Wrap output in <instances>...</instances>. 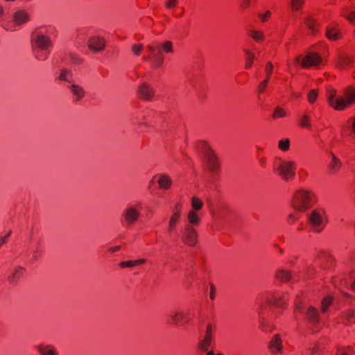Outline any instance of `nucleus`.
Returning a JSON list of instances; mask_svg holds the SVG:
<instances>
[{
    "label": "nucleus",
    "instance_id": "f257e3e1",
    "mask_svg": "<svg viewBox=\"0 0 355 355\" xmlns=\"http://www.w3.org/2000/svg\"><path fill=\"white\" fill-rule=\"evenodd\" d=\"M149 52L148 56H144L143 60L151 61V67L155 69L159 68L163 64L164 55L162 53H171L173 52V43L171 41H166L162 44H153L147 46Z\"/></svg>",
    "mask_w": 355,
    "mask_h": 355
},
{
    "label": "nucleus",
    "instance_id": "f03ea898",
    "mask_svg": "<svg viewBox=\"0 0 355 355\" xmlns=\"http://www.w3.org/2000/svg\"><path fill=\"white\" fill-rule=\"evenodd\" d=\"M315 201V194L312 191L300 189L295 193L292 205L294 209L303 212L311 208Z\"/></svg>",
    "mask_w": 355,
    "mask_h": 355
},
{
    "label": "nucleus",
    "instance_id": "7ed1b4c3",
    "mask_svg": "<svg viewBox=\"0 0 355 355\" xmlns=\"http://www.w3.org/2000/svg\"><path fill=\"white\" fill-rule=\"evenodd\" d=\"M327 223V216L323 208H316L308 215L307 224L315 233L322 232Z\"/></svg>",
    "mask_w": 355,
    "mask_h": 355
},
{
    "label": "nucleus",
    "instance_id": "20e7f679",
    "mask_svg": "<svg viewBox=\"0 0 355 355\" xmlns=\"http://www.w3.org/2000/svg\"><path fill=\"white\" fill-rule=\"evenodd\" d=\"M296 164L293 161H282L277 168V172L281 178L286 181L292 180L295 176Z\"/></svg>",
    "mask_w": 355,
    "mask_h": 355
},
{
    "label": "nucleus",
    "instance_id": "39448f33",
    "mask_svg": "<svg viewBox=\"0 0 355 355\" xmlns=\"http://www.w3.org/2000/svg\"><path fill=\"white\" fill-rule=\"evenodd\" d=\"M192 319L193 317L189 311H175L166 315V322L168 324L179 326L188 324Z\"/></svg>",
    "mask_w": 355,
    "mask_h": 355
},
{
    "label": "nucleus",
    "instance_id": "423d86ee",
    "mask_svg": "<svg viewBox=\"0 0 355 355\" xmlns=\"http://www.w3.org/2000/svg\"><path fill=\"white\" fill-rule=\"evenodd\" d=\"M288 300V294L280 291H272L267 293L266 302L277 308L284 309Z\"/></svg>",
    "mask_w": 355,
    "mask_h": 355
},
{
    "label": "nucleus",
    "instance_id": "0eeeda50",
    "mask_svg": "<svg viewBox=\"0 0 355 355\" xmlns=\"http://www.w3.org/2000/svg\"><path fill=\"white\" fill-rule=\"evenodd\" d=\"M198 234L196 228L191 224H187L181 234L182 243L189 247H194L198 243Z\"/></svg>",
    "mask_w": 355,
    "mask_h": 355
},
{
    "label": "nucleus",
    "instance_id": "6e6552de",
    "mask_svg": "<svg viewBox=\"0 0 355 355\" xmlns=\"http://www.w3.org/2000/svg\"><path fill=\"white\" fill-rule=\"evenodd\" d=\"M205 155L210 173L213 175L218 174L220 171V163L215 152L208 146L205 150Z\"/></svg>",
    "mask_w": 355,
    "mask_h": 355
},
{
    "label": "nucleus",
    "instance_id": "1a4fd4ad",
    "mask_svg": "<svg viewBox=\"0 0 355 355\" xmlns=\"http://www.w3.org/2000/svg\"><path fill=\"white\" fill-rule=\"evenodd\" d=\"M182 215V205L177 203L173 209L172 216H171L167 227V232L171 234L176 232L177 226L180 223Z\"/></svg>",
    "mask_w": 355,
    "mask_h": 355
},
{
    "label": "nucleus",
    "instance_id": "9d476101",
    "mask_svg": "<svg viewBox=\"0 0 355 355\" xmlns=\"http://www.w3.org/2000/svg\"><path fill=\"white\" fill-rule=\"evenodd\" d=\"M315 263L324 270L330 269L334 266V258L328 252L320 251L318 253Z\"/></svg>",
    "mask_w": 355,
    "mask_h": 355
},
{
    "label": "nucleus",
    "instance_id": "9b49d317",
    "mask_svg": "<svg viewBox=\"0 0 355 355\" xmlns=\"http://www.w3.org/2000/svg\"><path fill=\"white\" fill-rule=\"evenodd\" d=\"M137 95L143 101H151L155 96V90L150 84L144 83L138 87Z\"/></svg>",
    "mask_w": 355,
    "mask_h": 355
},
{
    "label": "nucleus",
    "instance_id": "f8f14e48",
    "mask_svg": "<svg viewBox=\"0 0 355 355\" xmlns=\"http://www.w3.org/2000/svg\"><path fill=\"white\" fill-rule=\"evenodd\" d=\"M304 319L312 326H318L320 322L319 311L313 306H309L306 308L304 312Z\"/></svg>",
    "mask_w": 355,
    "mask_h": 355
},
{
    "label": "nucleus",
    "instance_id": "ddd939ff",
    "mask_svg": "<svg viewBox=\"0 0 355 355\" xmlns=\"http://www.w3.org/2000/svg\"><path fill=\"white\" fill-rule=\"evenodd\" d=\"M322 58L319 53H309L302 60L301 65L304 68L316 67L321 64Z\"/></svg>",
    "mask_w": 355,
    "mask_h": 355
},
{
    "label": "nucleus",
    "instance_id": "4468645a",
    "mask_svg": "<svg viewBox=\"0 0 355 355\" xmlns=\"http://www.w3.org/2000/svg\"><path fill=\"white\" fill-rule=\"evenodd\" d=\"M354 64L353 56L348 54H340L336 60V67L340 69H350Z\"/></svg>",
    "mask_w": 355,
    "mask_h": 355
},
{
    "label": "nucleus",
    "instance_id": "2eb2a0df",
    "mask_svg": "<svg viewBox=\"0 0 355 355\" xmlns=\"http://www.w3.org/2000/svg\"><path fill=\"white\" fill-rule=\"evenodd\" d=\"M33 40H34L35 46L42 51L46 50L52 46L50 38L44 35H38L35 37L33 34Z\"/></svg>",
    "mask_w": 355,
    "mask_h": 355
},
{
    "label": "nucleus",
    "instance_id": "dca6fc26",
    "mask_svg": "<svg viewBox=\"0 0 355 355\" xmlns=\"http://www.w3.org/2000/svg\"><path fill=\"white\" fill-rule=\"evenodd\" d=\"M282 340L279 335H275L268 345L270 352L273 354H280L282 352Z\"/></svg>",
    "mask_w": 355,
    "mask_h": 355
},
{
    "label": "nucleus",
    "instance_id": "f3484780",
    "mask_svg": "<svg viewBox=\"0 0 355 355\" xmlns=\"http://www.w3.org/2000/svg\"><path fill=\"white\" fill-rule=\"evenodd\" d=\"M212 340V327L210 324L207 325L205 336L203 340H202L199 344V348L207 352L210 346Z\"/></svg>",
    "mask_w": 355,
    "mask_h": 355
},
{
    "label": "nucleus",
    "instance_id": "a211bd4d",
    "mask_svg": "<svg viewBox=\"0 0 355 355\" xmlns=\"http://www.w3.org/2000/svg\"><path fill=\"white\" fill-rule=\"evenodd\" d=\"M341 132L347 134L349 137H355V116L348 119L342 126Z\"/></svg>",
    "mask_w": 355,
    "mask_h": 355
},
{
    "label": "nucleus",
    "instance_id": "6ab92c4d",
    "mask_svg": "<svg viewBox=\"0 0 355 355\" xmlns=\"http://www.w3.org/2000/svg\"><path fill=\"white\" fill-rule=\"evenodd\" d=\"M326 37L332 41H337L343 37V35L337 26L329 25L326 28Z\"/></svg>",
    "mask_w": 355,
    "mask_h": 355
},
{
    "label": "nucleus",
    "instance_id": "aec40b11",
    "mask_svg": "<svg viewBox=\"0 0 355 355\" xmlns=\"http://www.w3.org/2000/svg\"><path fill=\"white\" fill-rule=\"evenodd\" d=\"M306 27L311 31L312 35H317L320 31V23L313 17H307L304 21Z\"/></svg>",
    "mask_w": 355,
    "mask_h": 355
},
{
    "label": "nucleus",
    "instance_id": "412c9836",
    "mask_svg": "<svg viewBox=\"0 0 355 355\" xmlns=\"http://www.w3.org/2000/svg\"><path fill=\"white\" fill-rule=\"evenodd\" d=\"M105 42L103 38L99 37H92L88 41V46L95 51H100L105 47Z\"/></svg>",
    "mask_w": 355,
    "mask_h": 355
},
{
    "label": "nucleus",
    "instance_id": "4be33fe9",
    "mask_svg": "<svg viewBox=\"0 0 355 355\" xmlns=\"http://www.w3.org/2000/svg\"><path fill=\"white\" fill-rule=\"evenodd\" d=\"M334 110L342 111L350 106V104L343 96H338L332 103L329 105Z\"/></svg>",
    "mask_w": 355,
    "mask_h": 355
},
{
    "label": "nucleus",
    "instance_id": "5701e85b",
    "mask_svg": "<svg viewBox=\"0 0 355 355\" xmlns=\"http://www.w3.org/2000/svg\"><path fill=\"white\" fill-rule=\"evenodd\" d=\"M340 15L350 24H355V10L352 6H344L340 10Z\"/></svg>",
    "mask_w": 355,
    "mask_h": 355
},
{
    "label": "nucleus",
    "instance_id": "b1692460",
    "mask_svg": "<svg viewBox=\"0 0 355 355\" xmlns=\"http://www.w3.org/2000/svg\"><path fill=\"white\" fill-rule=\"evenodd\" d=\"M331 161L328 166V169L330 174H334L339 171L342 164L340 160L333 153H331Z\"/></svg>",
    "mask_w": 355,
    "mask_h": 355
},
{
    "label": "nucleus",
    "instance_id": "393cba45",
    "mask_svg": "<svg viewBox=\"0 0 355 355\" xmlns=\"http://www.w3.org/2000/svg\"><path fill=\"white\" fill-rule=\"evenodd\" d=\"M139 215V212L135 208L130 207L126 209L124 217L128 223H133L137 220Z\"/></svg>",
    "mask_w": 355,
    "mask_h": 355
},
{
    "label": "nucleus",
    "instance_id": "a878e982",
    "mask_svg": "<svg viewBox=\"0 0 355 355\" xmlns=\"http://www.w3.org/2000/svg\"><path fill=\"white\" fill-rule=\"evenodd\" d=\"M13 18H14V21L17 24L20 25V24H24L25 22H26L28 20L29 17L26 10H20L17 11L14 14Z\"/></svg>",
    "mask_w": 355,
    "mask_h": 355
},
{
    "label": "nucleus",
    "instance_id": "bb28decb",
    "mask_svg": "<svg viewBox=\"0 0 355 355\" xmlns=\"http://www.w3.org/2000/svg\"><path fill=\"white\" fill-rule=\"evenodd\" d=\"M343 97L350 105L355 104V87H347L345 89Z\"/></svg>",
    "mask_w": 355,
    "mask_h": 355
},
{
    "label": "nucleus",
    "instance_id": "cd10ccee",
    "mask_svg": "<svg viewBox=\"0 0 355 355\" xmlns=\"http://www.w3.org/2000/svg\"><path fill=\"white\" fill-rule=\"evenodd\" d=\"M298 125L302 128L311 129V116L308 113H304L302 116H300L297 120Z\"/></svg>",
    "mask_w": 355,
    "mask_h": 355
},
{
    "label": "nucleus",
    "instance_id": "c85d7f7f",
    "mask_svg": "<svg viewBox=\"0 0 355 355\" xmlns=\"http://www.w3.org/2000/svg\"><path fill=\"white\" fill-rule=\"evenodd\" d=\"M158 185L160 189H169L172 185V180L168 175H162L158 180Z\"/></svg>",
    "mask_w": 355,
    "mask_h": 355
},
{
    "label": "nucleus",
    "instance_id": "c756f323",
    "mask_svg": "<svg viewBox=\"0 0 355 355\" xmlns=\"http://www.w3.org/2000/svg\"><path fill=\"white\" fill-rule=\"evenodd\" d=\"M188 224H191V226H198L200 223V218L196 211L190 210L187 216Z\"/></svg>",
    "mask_w": 355,
    "mask_h": 355
},
{
    "label": "nucleus",
    "instance_id": "7c9ffc66",
    "mask_svg": "<svg viewBox=\"0 0 355 355\" xmlns=\"http://www.w3.org/2000/svg\"><path fill=\"white\" fill-rule=\"evenodd\" d=\"M355 316V311L354 309H349L342 313L340 316L342 321L346 324H349L354 322Z\"/></svg>",
    "mask_w": 355,
    "mask_h": 355
},
{
    "label": "nucleus",
    "instance_id": "2f4dec72",
    "mask_svg": "<svg viewBox=\"0 0 355 355\" xmlns=\"http://www.w3.org/2000/svg\"><path fill=\"white\" fill-rule=\"evenodd\" d=\"M276 278L281 282H287L291 279V273L289 270H279L277 271Z\"/></svg>",
    "mask_w": 355,
    "mask_h": 355
},
{
    "label": "nucleus",
    "instance_id": "473e14b6",
    "mask_svg": "<svg viewBox=\"0 0 355 355\" xmlns=\"http://www.w3.org/2000/svg\"><path fill=\"white\" fill-rule=\"evenodd\" d=\"M244 53L245 59V68L250 69L252 67L254 60H255V55L252 51L249 49H245Z\"/></svg>",
    "mask_w": 355,
    "mask_h": 355
},
{
    "label": "nucleus",
    "instance_id": "72a5a7b5",
    "mask_svg": "<svg viewBox=\"0 0 355 355\" xmlns=\"http://www.w3.org/2000/svg\"><path fill=\"white\" fill-rule=\"evenodd\" d=\"M145 263H146L145 259H139L134 260V261L130 260V261H121L119 265L121 268H126V267H130V268L134 267L137 265L144 264Z\"/></svg>",
    "mask_w": 355,
    "mask_h": 355
},
{
    "label": "nucleus",
    "instance_id": "f704fd0d",
    "mask_svg": "<svg viewBox=\"0 0 355 355\" xmlns=\"http://www.w3.org/2000/svg\"><path fill=\"white\" fill-rule=\"evenodd\" d=\"M248 35L257 42H262L265 40L264 34L261 31H250Z\"/></svg>",
    "mask_w": 355,
    "mask_h": 355
},
{
    "label": "nucleus",
    "instance_id": "c9c22d12",
    "mask_svg": "<svg viewBox=\"0 0 355 355\" xmlns=\"http://www.w3.org/2000/svg\"><path fill=\"white\" fill-rule=\"evenodd\" d=\"M191 202L192 211H200L203 207V202L198 197L193 196Z\"/></svg>",
    "mask_w": 355,
    "mask_h": 355
},
{
    "label": "nucleus",
    "instance_id": "e433bc0d",
    "mask_svg": "<svg viewBox=\"0 0 355 355\" xmlns=\"http://www.w3.org/2000/svg\"><path fill=\"white\" fill-rule=\"evenodd\" d=\"M71 89L73 94L76 96V101L81 99L84 96L85 93L82 87L76 85H72Z\"/></svg>",
    "mask_w": 355,
    "mask_h": 355
},
{
    "label": "nucleus",
    "instance_id": "4c0bfd02",
    "mask_svg": "<svg viewBox=\"0 0 355 355\" xmlns=\"http://www.w3.org/2000/svg\"><path fill=\"white\" fill-rule=\"evenodd\" d=\"M333 297L331 296H327L322 300L321 302V309L322 313H325L329 309V306L333 302Z\"/></svg>",
    "mask_w": 355,
    "mask_h": 355
},
{
    "label": "nucleus",
    "instance_id": "58836bf2",
    "mask_svg": "<svg viewBox=\"0 0 355 355\" xmlns=\"http://www.w3.org/2000/svg\"><path fill=\"white\" fill-rule=\"evenodd\" d=\"M336 98H337V91L332 87L328 88L327 90V101L328 104L329 105Z\"/></svg>",
    "mask_w": 355,
    "mask_h": 355
},
{
    "label": "nucleus",
    "instance_id": "ea45409f",
    "mask_svg": "<svg viewBox=\"0 0 355 355\" xmlns=\"http://www.w3.org/2000/svg\"><path fill=\"white\" fill-rule=\"evenodd\" d=\"M39 351L42 355H56V352L51 346H40Z\"/></svg>",
    "mask_w": 355,
    "mask_h": 355
},
{
    "label": "nucleus",
    "instance_id": "a19ab883",
    "mask_svg": "<svg viewBox=\"0 0 355 355\" xmlns=\"http://www.w3.org/2000/svg\"><path fill=\"white\" fill-rule=\"evenodd\" d=\"M291 8L293 12H297L300 10L304 3V0H290Z\"/></svg>",
    "mask_w": 355,
    "mask_h": 355
},
{
    "label": "nucleus",
    "instance_id": "79ce46f5",
    "mask_svg": "<svg viewBox=\"0 0 355 355\" xmlns=\"http://www.w3.org/2000/svg\"><path fill=\"white\" fill-rule=\"evenodd\" d=\"M318 89H311L307 96L308 101L310 104H313L318 96Z\"/></svg>",
    "mask_w": 355,
    "mask_h": 355
},
{
    "label": "nucleus",
    "instance_id": "37998d69",
    "mask_svg": "<svg viewBox=\"0 0 355 355\" xmlns=\"http://www.w3.org/2000/svg\"><path fill=\"white\" fill-rule=\"evenodd\" d=\"M286 116V111L279 107H277L275 109L272 117V119L282 118Z\"/></svg>",
    "mask_w": 355,
    "mask_h": 355
},
{
    "label": "nucleus",
    "instance_id": "c03bdc74",
    "mask_svg": "<svg viewBox=\"0 0 355 355\" xmlns=\"http://www.w3.org/2000/svg\"><path fill=\"white\" fill-rule=\"evenodd\" d=\"M278 147L283 151H286L289 149L290 147V141L288 139H282L279 141Z\"/></svg>",
    "mask_w": 355,
    "mask_h": 355
},
{
    "label": "nucleus",
    "instance_id": "a18cd8bd",
    "mask_svg": "<svg viewBox=\"0 0 355 355\" xmlns=\"http://www.w3.org/2000/svg\"><path fill=\"white\" fill-rule=\"evenodd\" d=\"M144 49V45L141 44H133L132 51L135 55H139Z\"/></svg>",
    "mask_w": 355,
    "mask_h": 355
},
{
    "label": "nucleus",
    "instance_id": "49530a36",
    "mask_svg": "<svg viewBox=\"0 0 355 355\" xmlns=\"http://www.w3.org/2000/svg\"><path fill=\"white\" fill-rule=\"evenodd\" d=\"M300 218V214L297 213H291L288 216V221L290 223H293L298 220Z\"/></svg>",
    "mask_w": 355,
    "mask_h": 355
},
{
    "label": "nucleus",
    "instance_id": "de8ad7c7",
    "mask_svg": "<svg viewBox=\"0 0 355 355\" xmlns=\"http://www.w3.org/2000/svg\"><path fill=\"white\" fill-rule=\"evenodd\" d=\"M268 83H267V80H263L260 84L258 86V88H257V93L258 94H263L267 86H268Z\"/></svg>",
    "mask_w": 355,
    "mask_h": 355
},
{
    "label": "nucleus",
    "instance_id": "09e8293b",
    "mask_svg": "<svg viewBox=\"0 0 355 355\" xmlns=\"http://www.w3.org/2000/svg\"><path fill=\"white\" fill-rule=\"evenodd\" d=\"M309 350L311 355H317V354L322 351V348L319 343H315Z\"/></svg>",
    "mask_w": 355,
    "mask_h": 355
},
{
    "label": "nucleus",
    "instance_id": "8fccbe9b",
    "mask_svg": "<svg viewBox=\"0 0 355 355\" xmlns=\"http://www.w3.org/2000/svg\"><path fill=\"white\" fill-rule=\"evenodd\" d=\"M352 353L351 348H340L336 352V355H350Z\"/></svg>",
    "mask_w": 355,
    "mask_h": 355
},
{
    "label": "nucleus",
    "instance_id": "3c124183",
    "mask_svg": "<svg viewBox=\"0 0 355 355\" xmlns=\"http://www.w3.org/2000/svg\"><path fill=\"white\" fill-rule=\"evenodd\" d=\"M271 17V12L269 10H267L264 13H261L259 15V17L261 22L266 21L270 17Z\"/></svg>",
    "mask_w": 355,
    "mask_h": 355
},
{
    "label": "nucleus",
    "instance_id": "603ef678",
    "mask_svg": "<svg viewBox=\"0 0 355 355\" xmlns=\"http://www.w3.org/2000/svg\"><path fill=\"white\" fill-rule=\"evenodd\" d=\"M178 2V0H167L165 6L168 9L174 8L177 6Z\"/></svg>",
    "mask_w": 355,
    "mask_h": 355
},
{
    "label": "nucleus",
    "instance_id": "864d4df0",
    "mask_svg": "<svg viewBox=\"0 0 355 355\" xmlns=\"http://www.w3.org/2000/svg\"><path fill=\"white\" fill-rule=\"evenodd\" d=\"M24 268H23L21 267H18L14 272L12 277L10 278V281L12 282L14 281L13 279L15 277H18L20 275H22L24 273Z\"/></svg>",
    "mask_w": 355,
    "mask_h": 355
},
{
    "label": "nucleus",
    "instance_id": "5fc2aeb1",
    "mask_svg": "<svg viewBox=\"0 0 355 355\" xmlns=\"http://www.w3.org/2000/svg\"><path fill=\"white\" fill-rule=\"evenodd\" d=\"M252 0H240V8L242 10H246L250 7Z\"/></svg>",
    "mask_w": 355,
    "mask_h": 355
},
{
    "label": "nucleus",
    "instance_id": "6e6d98bb",
    "mask_svg": "<svg viewBox=\"0 0 355 355\" xmlns=\"http://www.w3.org/2000/svg\"><path fill=\"white\" fill-rule=\"evenodd\" d=\"M274 66L271 62H268L265 67L266 73H272Z\"/></svg>",
    "mask_w": 355,
    "mask_h": 355
},
{
    "label": "nucleus",
    "instance_id": "4d7b16f0",
    "mask_svg": "<svg viewBox=\"0 0 355 355\" xmlns=\"http://www.w3.org/2000/svg\"><path fill=\"white\" fill-rule=\"evenodd\" d=\"M69 57L71 58V60L73 62V63H76V64H80L82 62V60L78 57L76 55H74V54H72V53H70L69 54Z\"/></svg>",
    "mask_w": 355,
    "mask_h": 355
},
{
    "label": "nucleus",
    "instance_id": "13d9d810",
    "mask_svg": "<svg viewBox=\"0 0 355 355\" xmlns=\"http://www.w3.org/2000/svg\"><path fill=\"white\" fill-rule=\"evenodd\" d=\"M69 73V71L67 69H62L61 71V73L59 76V79L64 81H69L67 79V74Z\"/></svg>",
    "mask_w": 355,
    "mask_h": 355
},
{
    "label": "nucleus",
    "instance_id": "bf43d9fd",
    "mask_svg": "<svg viewBox=\"0 0 355 355\" xmlns=\"http://www.w3.org/2000/svg\"><path fill=\"white\" fill-rule=\"evenodd\" d=\"M215 292H216V288L213 284L210 286V294L209 297L211 300H214L215 298Z\"/></svg>",
    "mask_w": 355,
    "mask_h": 355
},
{
    "label": "nucleus",
    "instance_id": "052dcab7",
    "mask_svg": "<svg viewBox=\"0 0 355 355\" xmlns=\"http://www.w3.org/2000/svg\"><path fill=\"white\" fill-rule=\"evenodd\" d=\"M11 232L10 231L6 235L0 239V245L6 242V239L10 236Z\"/></svg>",
    "mask_w": 355,
    "mask_h": 355
},
{
    "label": "nucleus",
    "instance_id": "680f3d73",
    "mask_svg": "<svg viewBox=\"0 0 355 355\" xmlns=\"http://www.w3.org/2000/svg\"><path fill=\"white\" fill-rule=\"evenodd\" d=\"M120 249H121V246L116 245L115 247H112V248H109V251L111 252H114L119 250Z\"/></svg>",
    "mask_w": 355,
    "mask_h": 355
},
{
    "label": "nucleus",
    "instance_id": "e2e57ef3",
    "mask_svg": "<svg viewBox=\"0 0 355 355\" xmlns=\"http://www.w3.org/2000/svg\"><path fill=\"white\" fill-rule=\"evenodd\" d=\"M259 162L261 166L265 167L266 166V159L264 157H261L259 159Z\"/></svg>",
    "mask_w": 355,
    "mask_h": 355
},
{
    "label": "nucleus",
    "instance_id": "0e129e2a",
    "mask_svg": "<svg viewBox=\"0 0 355 355\" xmlns=\"http://www.w3.org/2000/svg\"><path fill=\"white\" fill-rule=\"evenodd\" d=\"M295 309L297 311H302L303 309V305L302 303H296L295 304Z\"/></svg>",
    "mask_w": 355,
    "mask_h": 355
},
{
    "label": "nucleus",
    "instance_id": "69168bd1",
    "mask_svg": "<svg viewBox=\"0 0 355 355\" xmlns=\"http://www.w3.org/2000/svg\"><path fill=\"white\" fill-rule=\"evenodd\" d=\"M271 76H272V74H270V73H266V78L264 80H267V83H268L269 80L271 78Z\"/></svg>",
    "mask_w": 355,
    "mask_h": 355
},
{
    "label": "nucleus",
    "instance_id": "338daca9",
    "mask_svg": "<svg viewBox=\"0 0 355 355\" xmlns=\"http://www.w3.org/2000/svg\"><path fill=\"white\" fill-rule=\"evenodd\" d=\"M207 355H214V351H210L207 354Z\"/></svg>",
    "mask_w": 355,
    "mask_h": 355
},
{
    "label": "nucleus",
    "instance_id": "774afa93",
    "mask_svg": "<svg viewBox=\"0 0 355 355\" xmlns=\"http://www.w3.org/2000/svg\"><path fill=\"white\" fill-rule=\"evenodd\" d=\"M3 13V8L2 7L0 6V16L2 15Z\"/></svg>",
    "mask_w": 355,
    "mask_h": 355
}]
</instances>
